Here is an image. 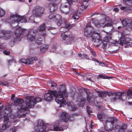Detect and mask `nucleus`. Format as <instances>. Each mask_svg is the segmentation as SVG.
Masks as SVG:
<instances>
[{
    "instance_id": "c85d7f7f",
    "label": "nucleus",
    "mask_w": 132,
    "mask_h": 132,
    "mask_svg": "<svg viewBox=\"0 0 132 132\" xmlns=\"http://www.w3.org/2000/svg\"><path fill=\"white\" fill-rule=\"evenodd\" d=\"M85 99L82 98H81L80 100V102L79 103L78 105L80 106H83L85 104Z\"/></svg>"
},
{
    "instance_id": "c03bdc74",
    "label": "nucleus",
    "mask_w": 132,
    "mask_h": 132,
    "mask_svg": "<svg viewBox=\"0 0 132 132\" xmlns=\"http://www.w3.org/2000/svg\"><path fill=\"white\" fill-rule=\"evenodd\" d=\"M5 47L3 46V44L0 43V51H2V50Z\"/></svg>"
},
{
    "instance_id": "338daca9",
    "label": "nucleus",
    "mask_w": 132,
    "mask_h": 132,
    "mask_svg": "<svg viewBox=\"0 0 132 132\" xmlns=\"http://www.w3.org/2000/svg\"><path fill=\"white\" fill-rule=\"evenodd\" d=\"M7 75V74H5V75H4V77H6V75Z\"/></svg>"
},
{
    "instance_id": "de8ad7c7",
    "label": "nucleus",
    "mask_w": 132,
    "mask_h": 132,
    "mask_svg": "<svg viewBox=\"0 0 132 132\" xmlns=\"http://www.w3.org/2000/svg\"><path fill=\"white\" fill-rule=\"evenodd\" d=\"M16 128L17 127H14L11 129V130H12V132H15L16 130Z\"/></svg>"
},
{
    "instance_id": "bb28decb",
    "label": "nucleus",
    "mask_w": 132,
    "mask_h": 132,
    "mask_svg": "<svg viewBox=\"0 0 132 132\" xmlns=\"http://www.w3.org/2000/svg\"><path fill=\"white\" fill-rule=\"evenodd\" d=\"M84 91L85 92H84V93H86L87 94V101L89 102H90V100L91 96H90V93L89 92L88 90L86 88H85L84 90Z\"/></svg>"
},
{
    "instance_id": "7c9ffc66",
    "label": "nucleus",
    "mask_w": 132,
    "mask_h": 132,
    "mask_svg": "<svg viewBox=\"0 0 132 132\" xmlns=\"http://www.w3.org/2000/svg\"><path fill=\"white\" fill-rule=\"evenodd\" d=\"M127 128L126 125L125 123L122 124L120 127V132L122 130L123 132H124V130Z\"/></svg>"
},
{
    "instance_id": "7ed1b4c3",
    "label": "nucleus",
    "mask_w": 132,
    "mask_h": 132,
    "mask_svg": "<svg viewBox=\"0 0 132 132\" xmlns=\"http://www.w3.org/2000/svg\"><path fill=\"white\" fill-rule=\"evenodd\" d=\"M16 28L14 34L16 37H19L21 34H23L27 37L28 40L31 41L35 40L36 31H34L32 30H31L29 31L26 30V29L22 28L20 27H17Z\"/></svg>"
},
{
    "instance_id": "8fccbe9b",
    "label": "nucleus",
    "mask_w": 132,
    "mask_h": 132,
    "mask_svg": "<svg viewBox=\"0 0 132 132\" xmlns=\"http://www.w3.org/2000/svg\"><path fill=\"white\" fill-rule=\"evenodd\" d=\"M128 66L126 64L123 65L122 67L124 69H127L128 68Z\"/></svg>"
},
{
    "instance_id": "f03ea898",
    "label": "nucleus",
    "mask_w": 132,
    "mask_h": 132,
    "mask_svg": "<svg viewBox=\"0 0 132 132\" xmlns=\"http://www.w3.org/2000/svg\"><path fill=\"white\" fill-rule=\"evenodd\" d=\"M67 128V126L59 127V124L57 123L54 125L53 126L47 124L45 125L43 120H39L38 121L37 125L34 127V132H43L53 130L56 131H63L66 129Z\"/></svg>"
},
{
    "instance_id": "69168bd1",
    "label": "nucleus",
    "mask_w": 132,
    "mask_h": 132,
    "mask_svg": "<svg viewBox=\"0 0 132 132\" xmlns=\"http://www.w3.org/2000/svg\"><path fill=\"white\" fill-rule=\"evenodd\" d=\"M28 1H29V3L31 2V0H28Z\"/></svg>"
},
{
    "instance_id": "864d4df0",
    "label": "nucleus",
    "mask_w": 132,
    "mask_h": 132,
    "mask_svg": "<svg viewBox=\"0 0 132 132\" xmlns=\"http://www.w3.org/2000/svg\"><path fill=\"white\" fill-rule=\"evenodd\" d=\"M92 60L93 61H96L97 62H98V61H97V60L94 58H92Z\"/></svg>"
},
{
    "instance_id": "a18cd8bd",
    "label": "nucleus",
    "mask_w": 132,
    "mask_h": 132,
    "mask_svg": "<svg viewBox=\"0 0 132 132\" xmlns=\"http://www.w3.org/2000/svg\"><path fill=\"white\" fill-rule=\"evenodd\" d=\"M3 53L5 54L6 55H8L10 53V51L8 50H6L4 51H3Z\"/></svg>"
},
{
    "instance_id": "72a5a7b5",
    "label": "nucleus",
    "mask_w": 132,
    "mask_h": 132,
    "mask_svg": "<svg viewBox=\"0 0 132 132\" xmlns=\"http://www.w3.org/2000/svg\"><path fill=\"white\" fill-rule=\"evenodd\" d=\"M34 18L35 15H33L31 16L29 18V20L28 21L29 22L33 23H35V21L34 20Z\"/></svg>"
},
{
    "instance_id": "e433bc0d",
    "label": "nucleus",
    "mask_w": 132,
    "mask_h": 132,
    "mask_svg": "<svg viewBox=\"0 0 132 132\" xmlns=\"http://www.w3.org/2000/svg\"><path fill=\"white\" fill-rule=\"evenodd\" d=\"M4 11L1 8H0V17L3 16L5 14Z\"/></svg>"
},
{
    "instance_id": "f8f14e48",
    "label": "nucleus",
    "mask_w": 132,
    "mask_h": 132,
    "mask_svg": "<svg viewBox=\"0 0 132 132\" xmlns=\"http://www.w3.org/2000/svg\"><path fill=\"white\" fill-rule=\"evenodd\" d=\"M120 20L123 27H125L127 26L128 28L129 27L130 29L132 28V19H127L123 18L120 19Z\"/></svg>"
},
{
    "instance_id": "4be33fe9",
    "label": "nucleus",
    "mask_w": 132,
    "mask_h": 132,
    "mask_svg": "<svg viewBox=\"0 0 132 132\" xmlns=\"http://www.w3.org/2000/svg\"><path fill=\"white\" fill-rule=\"evenodd\" d=\"M48 17L49 19L56 21V19H57V18H61V16L58 14L54 15L52 13L49 15Z\"/></svg>"
},
{
    "instance_id": "49530a36",
    "label": "nucleus",
    "mask_w": 132,
    "mask_h": 132,
    "mask_svg": "<svg viewBox=\"0 0 132 132\" xmlns=\"http://www.w3.org/2000/svg\"><path fill=\"white\" fill-rule=\"evenodd\" d=\"M56 86V83L53 82H51V86L52 87H54Z\"/></svg>"
},
{
    "instance_id": "58836bf2",
    "label": "nucleus",
    "mask_w": 132,
    "mask_h": 132,
    "mask_svg": "<svg viewBox=\"0 0 132 132\" xmlns=\"http://www.w3.org/2000/svg\"><path fill=\"white\" fill-rule=\"evenodd\" d=\"M0 85L3 86H7L8 85V84L7 81H0Z\"/></svg>"
},
{
    "instance_id": "4468645a",
    "label": "nucleus",
    "mask_w": 132,
    "mask_h": 132,
    "mask_svg": "<svg viewBox=\"0 0 132 132\" xmlns=\"http://www.w3.org/2000/svg\"><path fill=\"white\" fill-rule=\"evenodd\" d=\"M56 92V91L50 90L48 93H45L44 95L45 100L47 101L52 100L55 95Z\"/></svg>"
},
{
    "instance_id": "0eeeda50",
    "label": "nucleus",
    "mask_w": 132,
    "mask_h": 132,
    "mask_svg": "<svg viewBox=\"0 0 132 132\" xmlns=\"http://www.w3.org/2000/svg\"><path fill=\"white\" fill-rule=\"evenodd\" d=\"M61 93L59 92L57 93L56 92L55 100L56 102L60 104L61 106L62 105H65L67 104L66 102L64 99L67 97L64 96L63 94H61Z\"/></svg>"
},
{
    "instance_id": "c9c22d12",
    "label": "nucleus",
    "mask_w": 132,
    "mask_h": 132,
    "mask_svg": "<svg viewBox=\"0 0 132 132\" xmlns=\"http://www.w3.org/2000/svg\"><path fill=\"white\" fill-rule=\"evenodd\" d=\"M68 109L70 111H75L76 110L77 108L75 106H70L69 105Z\"/></svg>"
},
{
    "instance_id": "3c124183",
    "label": "nucleus",
    "mask_w": 132,
    "mask_h": 132,
    "mask_svg": "<svg viewBox=\"0 0 132 132\" xmlns=\"http://www.w3.org/2000/svg\"><path fill=\"white\" fill-rule=\"evenodd\" d=\"M31 58L33 59L35 61L37 60L38 59L37 57H31Z\"/></svg>"
},
{
    "instance_id": "37998d69",
    "label": "nucleus",
    "mask_w": 132,
    "mask_h": 132,
    "mask_svg": "<svg viewBox=\"0 0 132 132\" xmlns=\"http://www.w3.org/2000/svg\"><path fill=\"white\" fill-rule=\"evenodd\" d=\"M90 51L91 53L92 54L94 57H95L96 56V55L95 53L93 51V50L91 49V50H90Z\"/></svg>"
},
{
    "instance_id": "13d9d810",
    "label": "nucleus",
    "mask_w": 132,
    "mask_h": 132,
    "mask_svg": "<svg viewBox=\"0 0 132 132\" xmlns=\"http://www.w3.org/2000/svg\"><path fill=\"white\" fill-rule=\"evenodd\" d=\"M119 10V9L118 8H115L114 9V10L116 12L118 11Z\"/></svg>"
},
{
    "instance_id": "a19ab883",
    "label": "nucleus",
    "mask_w": 132,
    "mask_h": 132,
    "mask_svg": "<svg viewBox=\"0 0 132 132\" xmlns=\"http://www.w3.org/2000/svg\"><path fill=\"white\" fill-rule=\"evenodd\" d=\"M28 59H25L23 58L21 59V62L26 64H28L29 63V62H28Z\"/></svg>"
},
{
    "instance_id": "6ab92c4d",
    "label": "nucleus",
    "mask_w": 132,
    "mask_h": 132,
    "mask_svg": "<svg viewBox=\"0 0 132 132\" xmlns=\"http://www.w3.org/2000/svg\"><path fill=\"white\" fill-rule=\"evenodd\" d=\"M56 91L57 93H58L59 92L61 93V94H63L64 96L66 97L68 96L65 87L64 85H60L59 87V89L57 91Z\"/></svg>"
},
{
    "instance_id": "6e6d98bb",
    "label": "nucleus",
    "mask_w": 132,
    "mask_h": 132,
    "mask_svg": "<svg viewBox=\"0 0 132 132\" xmlns=\"http://www.w3.org/2000/svg\"><path fill=\"white\" fill-rule=\"evenodd\" d=\"M100 65L102 66H104L105 65V64L104 63H100Z\"/></svg>"
},
{
    "instance_id": "a878e982",
    "label": "nucleus",
    "mask_w": 132,
    "mask_h": 132,
    "mask_svg": "<svg viewBox=\"0 0 132 132\" xmlns=\"http://www.w3.org/2000/svg\"><path fill=\"white\" fill-rule=\"evenodd\" d=\"M88 0H82L81 3V7L84 9L86 8L88 5Z\"/></svg>"
},
{
    "instance_id": "5701e85b",
    "label": "nucleus",
    "mask_w": 132,
    "mask_h": 132,
    "mask_svg": "<svg viewBox=\"0 0 132 132\" xmlns=\"http://www.w3.org/2000/svg\"><path fill=\"white\" fill-rule=\"evenodd\" d=\"M109 41V39L108 36H106L103 39V41H102V48L104 49L106 48L107 44V42Z\"/></svg>"
},
{
    "instance_id": "f3484780",
    "label": "nucleus",
    "mask_w": 132,
    "mask_h": 132,
    "mask_svg": "<svg viewBox=\"0 0 132 132\" xmlns=\"http://www.w3.org/2000/svg\"><path fill=\"white\" fill-rule=\"evenodd\" d=\"M42 43L40 40H38L36 41L35 45L37 48H40V51L42 52H44L48 48V45H44L42 46Z\"/></svg>"
},
{
    "instance_id": "2eb2a0df",
    "label": "nucleus",
    "mask_w": 132,
    "mask_h": 132,
    "mask_svg": "<svg viewBox=\"0 0 132 132\" xmlns=\"http://www.w3.org/2000/svg\"><path fill=\"white\" fill-rule=\"evenodd\" d=\"M4 123L2 126V129L4 130L10 126L11 122L9 121V117L7 116L4 115Z\"/></svg>"
},
{
    "instance_id": "393cba45",
    "label": "nucleus",
    "mask_w": 132,
    "mask_h": 132,
    "mask_svg": "<svg viewBox=\"0 0 132 132\" xmlns=\"http://www.w3.org/2000/svg\"><path fill=\"white\" fill-rule=\"evenodd\" d=\"M56 4L55 3H52L48 4V6L49 8L50 11L51 12L54 11L55 9V7Z\"/></svg>"
},
{
    "instance_id": "dca6fc26",
    "label": "nucleus",
    "mask_w": 132,
    "mask_h": 132,
    "mask_svg": "<svg viewBox=\"0 0 132 132\" xmlns=\"http://www.w3.org/2000/svg\"><path fill=\"white\" fill-rule=\"evenodd\" d=\"M91 22H89L87 24L86 28L84 30V34L87 37H88L92 32L93 29L91 27Z\"/></svg>"
},
{
    "instance_id": "774afa93",
    "label": "nucleus",
    "mask_w": 132,
    "mask_h": 132,
    "mask_svg": "<svg viewBox=\"0 0 132 132\" xmlns=\"http://www.w3.org/2000/svg\"><path fill=\"white\" fill-rule=\"evenodd\" d=\"M130 70L131 71H132L131 72H132V68L130 69Z\"/></svg>"
},
{
    "instance_id": "e2e57ef3",
    "label": "nucleus",
    "mask_w": 132,
    "mask_h": 132,
    "mask_svg": "<svg viewBox=\"0 0 132 132\" xmlns=\"http://www.w3.org/2000/svg\"><path fill=\"white\" fill-rule=\"evenodd\" d=\"M128 104L130 105L132 104V101L131 102H128Z\"/></svg>"
},
{
    "instance_id": "f257e3e1",
    "label": "nucleus",
    "mask_w": 132,
    "mask_h": 132,
    "mask_svg": "<svg viewBox=\"0 0 132 132\" xmlns=\"http://www.w3.org/2000/svg\"><path fill=\"white\" fill-rule=\"evenodd\" d=\"M42 100L41 98L38 96L34 98L31 97L27 99L25 102L22 99L16 97L14 100L13 105L17 107L20 112H22L27 110L28 107H32L37 103L41 102Z\"/></svg>"
},
{
    "instance_id": "4c0bfd02",
    "label": "nucleus",
    "mask_w": 132,
    "mask_h": 132,
    "mask_svg": "<svg viewBox=\"0 0 132 132\" xmlns=\"http://www.w3.org/2000/svg\"><path fill=\"white\" fill-rule=\"evenodd\" d=\"M98 77L99 78L103 79H109V78H110V77H108L102 75H99Z\"/></svg>"
},
{
    "instance_id": "b1692460",
    "label": "nucleus",
    "mask_w": 132,
    "mask_h": 132,
    "mask_svg": "<svg viewBox=\"0 0 132 132\" xmlns=\"http://www.w3.org/2000/svg\"><path fill=\"white\" fill-rule=\"evenodd\" d=\"M97 117L100 121H104L106 119V116L103 113H99L97 114Z\"/></svg>"
},
{
    "instance_id": "9d476101",
    "label": "nucleus",
    "mask_w": 132,
    "mask_h": 132,
    "mask_svg": "<svg viewBox=\"0 0 132 132\" xmlns=\"http://www.w3.org/2000/svg\"><path fill=\"white\" fill-rule=\"evenodd\" d=\"M61 37L63 40L65 41L64 43L66 44H69L72 43L73 41L75 40V38L74 36L71 37H68L64 33L61 34Z\"/></svg>"
},
{
    "instance_id": "412c9836",
    "label": "nucleus",
    "mask_w": 132,
    "mask_h": 132,
    "mask_svg": "<svg viewBox=\"0 0 132 132\" xmlns=\"http://www.w3.org/2000/svg\"><path fill=\"white\" fill-rule=\"evenodd\" d=\"M122 93L121 92H118L116 93L115 95L116 97L112 98V100L114 101H116L117 99H120L123 100L122 98Z\"/></svg>"
},
{
    "instance_id": "680f3d73",
    "label": "nucleus",
    "mask_w": 132,
    "mask_h": 132,
    "mask_svg": "<svg viewBox=\"0 0 132 132\" xmlns=\"http://www.w3.org/2000/svg\"><path fill=\"white\" fill-rule=\"evenodd\" d=\"M78 55H79V57H81L82 54L81 53H79L78 54Z\"/></svg>"
},
{
    "instance_id": "0e129e2a",
    "label": "nucleus",
    "mask_w": 132,
    "mask_h": 132,
    "mask_svg": "<svg viewBox=\"0 0 132 132\" xmlns=\"http://www.w3.org/2000/svg\"><path fill=\"white\" fill-rule=\"evenodd\" d=\"M2 118V116L1 114V113L0 112V119H1Z\"/></svg>"
},
{
    "instance_id": "1a4fd4ad",
    "label": "nucleus",
    "mask_w": 132,
    "mask_h": 132,
    "mask_svg": "<svg viewBox=\"0 0 132 132\" xmlns=\"http://www.w3.org/2000/svg\"><path fill=\"white\" fill-rule=\"evenodd\" d=\"M119 42L121 45H126L125 46V48H127L128 46L132 47V40L130 38H127L125 39V37L120 38Z\"/></svg>"
},
{
    "instance_id": "ea45409f",
    "label": "nucleus",
    "mask_w": 132,
    "mask_h": 132,
    "mask_svg": "<svg viewBox=\"0 0 132 132\" xmlns=\"http://www.w3.org/2000/svg\"><path fill=\"white\" fill-rule=\"evenodd\" d=\"M31 57H30L29 58V59H28V62H29V63L28 64H32L33 63V60L31 58Z\"/></svg>"
},
{
    "instance_id": "ddd939ff",
    "label": "nucleus",
    "mask_w": 132,
    "mask_h": 132,
    "mask_svg": "<svg viewBox=\"0 0 132 132\" xmlns=\"http://www.w3.org/2000/svg\"><path fill=\"white\" fill-rule=\"evenodd\" d=\"M67 2L64 4H62L61 6L62 9H61L62 12L67 14L69 13V8L68 7V5H70L72 3L70 2L69 0H66Z\"/></svg>"
},
{
    "instance_id": "20e7f679",
    "label": "nucleus",
    "mask_w": 132,
    "mask_h": 132,
    "mask_svg": "<svg viewBox=\"0 0 132 132\" xmlns=\"http://www.w3.org/2000/svg\"><path fill=\"white\" fill-rule=\"evenodd\" d=\"M10 19L12 20V23H20L26 22V19L24 16H21L16 14L11 15L10 16Z\"/></svg>"
},
{
    "instance_id": "f704fd0d",
    "label": "nucleus",
    "mask_w": 132,
    "mask_h": 132,
    "mask_svg": "<svg viewBox=\"0 0 132 132\" xmlns=\"http://www.w3.org/2000/svg\"><path fill=\"white\" fill-rule=\"evenodd\" d=\"M127 95L129 98H132V90L129 89L127 92Z\"/></svg>"
},
{
    "instance_id": "603ef678",
    "label": "nucleus",
    "mask_w": 132,
    "mask_h": 132,
    "mask_svg": "<svg viewBox=\"0 0 132 132\" xmlns=\"http://www.w3.org/2000/svg\"><path fill=\"white\" fill-rule=\"evenodd\" d=\"M15 97L14 94H12L11 97V99L12 100H13Z\"/></svg>"
},
{
    "instance_id": "6e6552de",
    "label": "nucleus",
    "mask_w": 132,
    "mask_h": 132,
    "mask_svg": "<svg viewBox=\"0 0 132 132\" xmlns=\"http://www.w3.org/2000/svg\"><path fill=\"white\" fill-rule=\"evenodd\" d=\"M111 19L109 17L106 18L105 20L104 19L100 21L97 24H96V26L98 27H111L112 25V23L111 22Z\"/></svg>"
},
{
    "instance_id": "c756f323",
    "label": "nucleus",
    "mask_w": 132,
    "mask_h": 132,
    "mask_svg": "<svg viewBox=\"0 0 132 132\" xmlns=\"http://www.w3.org/2000/svg\"><path fill=\"white\" fill-rule=\"evenodd\" d=\"M109 92H100L98 93V96L100 97H105L107 95H108Z\"/></svg>"
},
{
    "instance_id": "4d7b16f0",
    "label": "nucleus",
    "mask_w": 132,
    "mask_h": 132,
    "mask_svg": "<svg viewBox=\"0 0 132 132\" xmlns=\"http://www.w3.org/2000/svg\"><path fill=\"white\" fill-rule=\"evenodd\" d=\"M124 2H128L132 3V0H123Z\"/></svg>"
},
{
    "instance_id": "bf43d9fd",
    "label": "nucleus",
    "mask_w": 132,
    "mask_h": 132,
    "mask_svg": "<svg viewBox=\"0 0 132 132\" xmlns=\"http://www.w3.org/2000/svg\"><path fill=\"white\" fill-rule=\"evenodd\" d=\"M41 35L43 36H45L46 35V32H44L43 33L41 34Z\"/></svg>"
},
{
    "instance_id": "052dcab7",
    "label": "nucleus",
    "mask_w": 132,
    "mask_h": 132,
    "mask_svg": "<svg viewBox=\"0 0 132 132\" xmlns=\"http://www.w3.org/2000/svg\"><path fill=\"white\" fill-rule=\"evenodd\" d=\"M125 7H121L120 9L121 10H124L125 9Z\"/></svg>"
},
{
    "instance_id": "09e8293b",
    "label": "nucleus",
    "mask_w": 132,
    "mask_h": 132,
    "mask_svg": "<svg viewBox=\"0 0 132 132\" xmlns=\"http://www.w3.org/2000/svg\"><path fill=\"white\" fill-rule=\"evenodd\" d=\"M87 113L89 114L90 113V111L89 110V107L88 106H87Z\"/></svg>"
},
{
    "instance_id": "79ce46f5",
    "label": "nucleus",
    "mask_w": 132,
    "mask_h": 132,
    "mask_svg": "<svg viewBox=\"0 0 132 132\" xmlns=\"http://www.w3.org/2000/svg\"><path fill=\"white\" fill-rule=\"evenodd\" d=\"M79 18L78 15L77 14H73L72 16V18L74 19H77Z\"/></svg>"
},
{
    "instance_id": "a211bd4d",
    "label": "nucleus",
    "mask_w": 132,
    "mask_h": 132,
    "mask_svg": "<svg viewBox=\"0 0 132 132\" xmlns=\"http://www.w3.org/2000/svg\"><path fill=\"white\" fill-rule=\"evenodd\" d=\"M10 31H0V38L5 40L10 38Z\"/></svg>"
},
{
    "instance_id": "473e14b6",
    "label": "nucleus",
    "mask_w": 132,
    "mask_h": 132,
    "mask_svg": "<svg viewBox=\"0 0 132 132\" xmlns=\"http://www.w3.org/2000/svg\"><path fill=\"white\" fill-rule=\"evenodd\" d=\"M55 21L57 22V24L58 26H60L62 22L61 17V16L60 18H57V19H56V21Z\"/></svg>"
},
{
    "instance_id": "9b49d317",
    "label": "nucleus",
    "mask_w": 132,
    "mask_h": 132,
    "mask_svg": "<svg viewBox=\"0 0 132 132\" xmlns=\"http://www.w3.org/2000/svg\"><path fill=\"white\" fill-rule=\"evenodd\" d=\"M44 9L39 6H37L32 11V13L36 17L42 16L43 13Z\"/></svg>"
},
{
    "instance_id": "423d86ee",
    "label": "nucleus",
    "mask_w": 132,
    "mask_h": 132,
    "mask_svg": "<svg viewBox=\"0 0 132 132\" xmlns=\"http://www.w3.org/2000/svg\"><path fill=\"white\" fill-rule=\"evenodd\" d=\"M110 120L111 122L107 120H105L104 127L105 130L107 131H111L112 129L114 123L117 122V119L115 117L111 118Z\"/></svg>"
},
{
    "instance_id": "39448f33",
    "label": "nucleus",
    "mask_w": 132,
    "mask_h": 132,
    "mask_svg": "<svg viewBox=\"0 0 132 132\" xmlns=\"http://www.w3.org/2000/svg\"><path fill=\"white\" fill-rule=\"evenodd\" d=\"M92 42L94 43V45L98 47L102 43V38L100 33L93 32L92 35Z\"/></svg>"
},
{
    "instance_id": "2f4dec72",
    "label": "nucleus",
    "mask_w": 132,
    "mask_h": 132,
    "mask_svg": "<svg viewBox=\"0 0 132 132\" xmlns=\"http://www.w3.org/2000/svg\"><path fill=\"white\" fill-rule=\"evenodd\" d=\"M45 23H44L40 25L38 28V30L40 32L43 31L45 30Z\"/></svg>"
},
{
    "instance_id": "aec40b11",
    "label": "nucleus",
    "mask_w": 132,
    "mask_h": 132,
    "mask_svg": "<svg viewBox=\"0 0 132 132\" xmlns=\"http://www.w3.org/2000/svg\"><path fill=\"white\" fill-rule=\"evenodd\" d=\"M60 117L65 122H67L69 119V116L68 113L65 112H62L61 114Z\"/></svg>"
},
{
    "instance_id": "cd10ccee",
    "label": "nucleus",
    "mask_w": 132,
    "mask_h": 132,
    "mask_svg": "<svg viewBox=\"0 0 132 132\" xmlns=\"http://www.w3.org/2000/svg\"><path fill=\"white\" fill-rule=\"evenodd\" d=\"M63 22H64L65 24V27L67 28H72L75 26V24H71V25H70V23H67V22L65 20H64L63 21Z\"/></svg>"
},
{
    "instance_id": "5fc2aeb1",
    "label": "nucleus",
    "mask_w": 132,
    "mask_h": 132,
    "mask_svg": "<svg viewBox=\"0 0 132 132\" xmlns=\"http://www.w3.org/2000/svg\"><path fill=\"white\" fill-rule=\"evenodd\" d=\"M55 29V28L54 27H50L49 28H48V30H51L54 29Z\"/></svg>"
}]
</instances>
